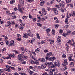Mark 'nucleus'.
<instances>
[{
    "instance_id": "f257e3e1",
    "label": "nucleus",
    "mask_w": 75,
    "mask_h": 75,
    "mask_svg": "<svg viewBox=\"0 0 75 75\" xmlns=\"http://www.w3.org/2000/svg\"><path fill=\"white\" fill-rule=\"evenodd\" d=\"M57 65L58 67H59L60 66V63H59V62H58L57 63L55 62L54 64H52V65L51 66V68H55V67L57 66Z\"/></svg>"
},
{
    "instance_id": "f03ea898",
    "label": "nucleus",
    "mask_w": 75,
    "mask_h": 75,
    "mask_svg": "<svg viewBox=\"0 0 75 75\" xmlns=\"http://www.w3.org/2000/svg\"><path fill=\"white\" fill-rule=\"evenodd\" d=\"M28 36H30L31 37H33L34 36L33 34H31V33H29L27 34H24L23 37L26 38H28V36Z\"/></svg>"
},
{
    "instance_id": "7ed1b4c3",
    "label": "nucleus",
    "mask_w": 75,
    "mask_h": 75,
    "mask_svg": "<svg viewBox=\"0 0 75 75\" xmlns=\"http://www.w3.org/2000/svg\"><path fill=\"white\" fill-rule=\"evenodd\" d=\"M64 64H63L62 65H64V68L65 69H64V70H66L67 68V67L66 66V65H68V61L67 59H66L64 60Z\"/></svg>"
},
{
    "instance_id": "20e7f679",
    "label": "nucleus",
    "mask_w": 75,
    "mask_h": 75,
    "mask_svg": "<svg viewBox=\"0 0 75 75\" xmlns=\"http://www.w3.org/2000/svg\"><path fill=\"white\" fill-rule=\"evenodd\" d=\"M46 59L47 60H49V61H53L54 59H55V57H50V56L47 57H46Z\"/></svg>"
},
{
    "instance_id": "39448f33",
    "label": "nucleus",
    "mask_w": 75,
    "mask_h": 75,
    "mask_svg": "<svg viewBox=\"0 0 75 75\" xmlns=\"http://www.w3.org/2000/svg\"><path fill=\"white\" fill-rule=\"evenodd\" d=\"M59 4L60 7L64 8L65 7V4L63 1H62V3H60Z\"/></svg>"
},
{
    "instance_id": "423d86ee",
    "label": "nucleus",
    "mask_w": 75,
    "mask_h": 75,
    "mask_svg": "<svg viewBox=\"0 0 75 75\" xmlns=\"http://www.w3.org/2000/svg\"><path fill=\"white\" fill-rule=\"evenodd\" d=\"M42 12L43 13H44V15H46V14H47V12L46 11H45V8H43L42 9Z\"/></svg>"
},
{
    "instance_id": "0eeeda50",
    "label": "nucleus",
    "mask_w": 75,
    "mask_h": 75,
    "mask_svg": "<svg viewBox=\"0 0 75 75\" xmlns=\"http://www.w3.org/2000/svg\"><path fill=\"white\" fill-rule=\"evenodd\" d=\"M19 2L21 6H23L24 5V0H19Z\"/></svg>"
},
{
    "instance_id": "6e6552de",
    "label": "nucleus",
    "mask_w": 75,
    "mask_h": 75,
    "mask_svg": "<svg viewBox=\"0 0 75 75\" xmlns=\"http://www.w3.org/2000/svg\"><path fill=\"white\" fill-rule=\"evenodd\" d=\"M19 60L20 61H24V60L22 59L23 57L21 54H19L18 55Z\"/></svg>"
},
{
    "instance_id": "1a4fd4ad",
    "label": "nucleus",
    "mask_w": 75,
    "mask_h": 75,
    "mask_svg": "<svg viewBox=\"0 0 75 75\" xmlns=\"http://www.w3.org/2000/svg\"><path fill=\"white\" fill-rule=\"evenodd\" d=\"M14 46V42L13 41V40H12L11 42L10 43V44L8 45L9 47H10V46Z\"/></svg>"
},
{
    "instance_id": "9d476101",
    "label": "nucleus",
    "mask_w": 75,
    "mask_h": 75,
    "mask_svg": "<svg viewBox=\"0 0 75 75\" xmlns=\"http://www.w3.org/2000/svg\"><path fill=\"white\" fill-rule=\"evenodd\" d=\"M44 65H45V66L46 68V67L47 66V65H51V66H52V64L51 62L46 63L45 64H44Z\"/></svg>"
},
{
    "instance_id": "9b49d317",
    "label": "nucleus",
    "mask_w": 75,
    "mask_h": 75,
    "mask_svg": "<svg viewBox=\"0 0 75 75\" xmlns=\"http://www.w3.org/2000/svg\"><path fill=\"white\" fill-rule=\"evenodd\" d=\"M55 69H53L50 70V74L51 75H53V72H55Z\"/></svg>"
},
{
    "instance_id": "f8f14e48",
    "label": "nucleus",
    "mask_w": 75,
    "mask_h": 75,
    "mask_svg": "<svg viewBox=\"0 0 75 75\" xmlns=\"http://www.w3.org/2000/svg\"><path fill=\"white\" fill-rule=\"evenodd\" d=\"M38 68H42V69L44 68H46V66H45V65H41V66H39L38 67Z\"/></svg>"
},
{
    "instance_id": "ddd939ff",
    "label": "nucleus",
    "mask_w": 75,
    "mask_h": 75,
    "mask_svg": "<svg viewBox=\"0 0 75 75\" xmlns=\"http://www.w3.org/2000/svg\"><path fill=\"white\" fill-rule=\"evenodd\" d=\"M14 13L13 12L12 13V16H12L11 17V18L12 19H15L16 17V15H15L14 14Z\"/></svg>"
},
{
    "instance_id": "4468645a",
    "label": "nucleus",
    "mask_w": 75,
    "mask_h": 75,
    "mask_svg": "<svg viewBox=\"0 0 75 75\" xmlns=\"http://www.w3.org/2000/svg\"><path fill=\"white\" fill-rule=\"evenodd\" d=\"M72 33V31L71 30L67 32L66 34L67 35H69Z\"/></svg>"
},
{
    "instance_id": "2eb2a0df",
    "label": "nucleus",
    "mask_w": 75,
    "mask_h": 75,
    "mask_svg": "<svg viewBox=\"0 0 75 75\" xmlns=\"http://www.w3.org/2000/svg\"><path fill=\"white\" fill-rule=\"evenodd\" d=\"M50 55H51L52 56H53L54 55L52 54V52H50L49 53H47L46 54V56H49Z\"/></svg>"
},
{
    "instance_id": "dca6fc26",
    "label": "nucleus",
    "mask_w": 75,
    "mask_h": 75,
    "mask_svg": "<svg viewBox=\"0 0 75 75\" xmlns=\"http://www.w3.org/2000/svg\"><path fill=\"white\" fill-rule=\"evenodd\" d=\"M32 52L31 51H29V54L30 55V57L33 58V56L32 55Z\"/></svg>"
},
{
    "instance_id": "f3484780",
    "label": "nucleus",
    "mask_w": 75,
    "mask_h": 75,
    "mask_svg": "<svg viewBox=\"0 0 75 75\" xmlns=\"http://www.w3.org/2000/svg\"><path fill=\"white\" fill-rule=\"evenodd\" d=\"M4 70H5V71H8V72H11V69H7L6 68H4Z\"/></svg>"
},
{
    "instance_id": "a211bd4d",
    "label": "nucleus",
    "mask_w": 75,
    "mask_h": 75,
    "mask_svg": "<svg viewBox=\"0 0 75 75\" xmlns=\"http://www.w3.org/2000/svg\"><path fill=\"white\" fill-rule=\"evenodd\" d=\"M61 36H58V38H57V41L58 42H61Z\"/></svg>"
},
{
    "instance_id": "6ab92c4d",
    "label": "nucleus",
    "mask_w": 75,
    "mask_h": 75,
    "mask_svg": "<svg viewBox=\"0 0 75 75\" xmlns=\"http://www.w3.org/2000/svg\"><path fill=\"white\" fill-rule=\"evenodd\" d=\"M35 51L36 52H37V53H38V52L40 51V49L38 48L37 49L35 50Z\"/></svg>"
},
{
    "instance_id": "aec40b11",
    "label": "nucleus",
    "mask_w": 75,
    "mask_h": 75,
    "mask_svg": "<svg viewBox=\"0 0 75 75\" xmlns=\"http://www.w3.org/2000/svg\"><path fill=\"white\" fill-rule=\"evenodd\" d=\"M45 2L44 1H42L40 3V5L41 6H43V5H44V3Z\"/></svg>"
},
{
    "instance_id": "412c9836",
    "label": "nucleus",
    "mask_w": 75,
    "mask_h": 75,
    "mask_svg": "<svg viewBox=\"0 0 75 75\" xmlns=\"http://www.w3.org/2000/svg\"><path fill=\"white\" fill-rule=\"evenodd\" d=\"M7 23L8 24V25H9V28H10V27H11V23H10V22L8 21H7Z\"/></svg>"
},
{
    "instance_id": "4be33fe9",
    "label": "nucleus",
    "mask_w": 75,
    "mask_h": 75,
    "mask_svg": "<svg viewBox=\"0 0 75 75\" xmlns=\"http://www.w3.org/2000/svg\"><path fill=\"white\" fill-rule=\"evenodd\" d=\"M75 12L74 11H73L72 12V14L71 15V16L73 17H75Z\"/></svg>"
},
{
    "instance_id": "5701e85b",
    "label": "nucleus",
    "mask_w": 75,
    "mask_h": 75,
    "mask_svg": "<svg viewBox=\"0 0 75 75\" xmlns=\"http://www.w3.org/2000/svg\"><path fill=\"white\" fill-rule=\"evenodd\" d=\"M15 3V0H12L10 1V4H14Z\"/></svg>"
},
{
    "instance_id": "b1692460",
    "label": "nucleus",
    "mask_w": 75,
    "mask_h": 75,
    "mask_svg": "<svg viewBox=\"0 0 75 75\" xmlns=\"http://www.w3.org/2000/svg\"><path fill=\"white\" fill-rule=\"evenodd\" d=\"M68 59L69 61H74V60H73V59H72V58H71V57H69L68 58Z\"/></svg>"
},
{
    "instance_id": "393cba45",
    "label": "nucleus",
    "mask_w": 75,
    "mask_h": 75,
    "mask_svg": "<svg viewBox=\"0 0 75 75\" xmlns=\"http://www.w3.org/2000/svg\"><path fill=\"white\" fill-rule=\"evenodd\" d=\"M66 1L67 3H68L71 2V0H66Z\"/></svg>"
},
{
    "instance_id": "a878e982",
    "label": "nucleus",
    "mask_w": 75,
    "mask_h": 75,
    "mask_svg": "<svg viewBox=\"0 0 75 75\" xmlns=\"http://www.w3.org/2000/svg\"><path fill=\"white\" fill-rule=\"evenodd\" d=\"M56 74L57 75H61V74L60 73H59V72L58 71H57L56 72H55Z\"/></svg>"
},
{
    "instance_id": "bb28decb",
    "label": "nucleus",
    "mask_w": 75,
    "mask_h": 75,
    "mask_svg": "<svg viewBox=\"0 0 75 75\" xmlns=\"http://www.w3.org/2000/svg\"><path fill=\"white\" fill-rule=\"evenodd\" d=\"M54 40H50V44H54Z\"/></svg>"
},
{
    "instance_id": "cd10ccee",
    "label": "nucleus",
    "mask_w": 75,
    "mask_h": 75,
    "mask_svg": "<svg viewBox=\"0 0 75 75\" xmlns=\"http://www.w3.org/2000/svg\"><path fill=\"white\" fill-rule=\"evenodd\" d=\"M36 35L38 39H40V38H40V36H39V34L37 33Z\"/></svg>"
},
{
    "instance_id": "c85d7f7f",
    "label": "nucleus",
    "mask_w": 75,
    "mask_h": 75,
    "mask_svg": "<svg viewBox=\"0 0 75 75\" xmlns=\"http://www.w3.org/2000/svg\"><path fill=\"white\" fill-rule=\"evenodd\" d=\"M39 62L38 60L36 61L35 62V64H39Z\"/></svg>"
},
{
    "instance_id": "c756f323",
    "label": "nucleus",
    "mask_w": 75,
    "mask_h": 75,
    "mask_svg": "<svg viewBox=\"0 0 75 75\" xmlns=\"http://www.w3.org/2000/svg\"><path fill=\"white\" fill-rule=\"evenodd\" d=\"M12 56H12V55H11V54H9L8 59H11V57H12Z\"/></svg>"
},
{
    "instance_id": "7c9ffc66",
    "label": "nucleus",
    "mask_w": 75,
    "mask_h": 75,
    "mask_svg": "<svg viewBox=\"0 0 75 75\" xmlns=\"http://www.w3.org/2000/svg\"><path fill=\"white\" fill-rule=\"evenodd\" d=\"M66 50H67V52L68 53H69V49H68V48L66 47Z\"/></svg>"
},
{
    "instance_id": "2f4dec72",
    "label": "nucleus",
    "mask_w": 75,
    "mask_h": 75,
    "mask_svg": "<svg viewBox=\"0 0 75 75\" xmlns=\"http://www.w3.org/2000/svg\"><path fill=\"white\" fill-rule=\"evenodd\" d=\"M43 51L45 53H47V52H48V50L45 49Z\"/></svg>"
},
{
    "instance_id": "473e14b6",
    "label": "nucleus",
    "mask_w": 75,
    "mask_h": 75,
    "mask_svg": "<svg viewBox=\"0 0 75 75\" xmlns=\"http://www.w3.org/2000/svg\"><path fill=\"white\" fill-rule=\"evenodd\" d=\"M68 6H70V7H73V4H68Z\"/></svg>"
},
{
    "instance_id": "72a5a7b5",
    "label": "nucleus",
    "mask_w": 75,
    "mask_h": 75,
    "mask_svg": "<svg viewBox=\"0 0 75 75\" xmlns=\"http://www.w3.org/2000/svg\"><path fill=\"white\" fill-rule=\"evenodd\" d=\"M46 30L47 33H49V32L51 31V29H46Z\"/></svg>"
},
{
    "instance_id": "f704fd0d",
    "label": "nucleus",
    "mask_w": 75,
    "mask_h": 75,
    "mask_svg": "<svg viewBox=\"0 0 75 75\" xmlns=\"http://www.w3.org/2000/svg\"><path fill=\"white\" fill-rule=\"evenodd\" d=\"M20 25H21V26H23V27H24V26H25V24L21 23Z\"/></svg>"
},
{
    "instance_id": "c9c22d12",
    "label": "nucleus",
    "mask_w": 75,
    "mask_h": 75,
    "mask_svg": "<svg viewBox=\"0 0 75 75\" xmlns=\"http://www.w3.org/2000/svg\"><path fill=\"white\" fill-rule=\"evenodd\" d=\"M65 22L66 24H68V23H69L68 21V19H66L65 20Z\"/></svg>"
},
{
    "instance_id": "e433bc0d",
    "label": "nucleus",
    "mask_w": 75,
    "mask_h": 75,
    "mask_svg": "<svg viewBox=\"0 0 75 75\" xmlns=\"http://www.w3.org/2000/svg\"><path fill=\"white\" fill-rule=\"evenodd\" d=\"M62 57L63 58H66V55L65 54H64L62 56Z\"/></svg>"
},
{
    "instance_id": "4c0bfd02",
    "label": "nucleus",
    "mask_w": 75,
    "mask_h": 75,
    "mask_svg": "<svg viewBox=\"0 0 75 75\" xmlns=\"http://www.w3.org/2000/svg\"><path fill=\"white\" fill-rule=\"evenodd\" d=\"M6 44L7 45H8L9 44V42L7 40L6 41Z\"/></svg>"
},
{
    "instance_id": "58836bf2",
    "label": "nucleus",
    "mask_w": 75,
    "mask_h": 75,
    "mask_svg": "<svg viewBox=\"0 0 75 75\" xmlns=\"http://www.w3.org/2000/svg\"><path fill=\"white\" fill-rule=\"evenodd\" d=\"M28 43H32V40H29L28 41Z\"/></svg>"
},
{
    "instance_id": "ea45409f",
    "label": "nucleus",
    "mask_w": 75,
    "mask_h": 75,
    "mask_svg": "<svg viewBox=\"0 0 75 75\" xmlns=\"http://www.w3.org/2000/svg\"><path fill=\"white\" fill-rule=\"evenodd\" d=\"M23 28H24V26H21L19 28V30H23Z\"/></svg>"
},
{
    "instance_id": "a19ab883",
    "label": "nucleus",
    "mask_w": 75,
    "mask_h": 75,
    "mask_svg": "<svg viewBox=\"0 0 75 75\" xmlns=\"http://www.w3.org/2000/svg\"><path fill=\"white\" fill-rule=\"evenodd\" d=\"M44 44H45V43H46V42H45V40H44V42H43V41L41 42V43H40V44H44Z\"/></svg>"
},
{
    "instance_id": "79ce46f5",
    "label": "nucleus",
    "mask_w": 75,
    "mask_h": 75,
    "mask_svg": "<svg viewBox=\"0 0 75 75\" xmlns=\"http://www.w3.org/2000/svg\"><path fill=\"white\" fill-rule=\"evenodd\" d=\"M37 24L38 26H39V27H41V24L39 23H37Z\"/></svg>"
},
{
    "instance_id": "37998d69",
    "label": "nucleus",
    "mask_w": 75,
    "mask_h": 75,
    "mask_svg": "<svg viewBox=\"0 0 75 75\" xmlns=\"http://www.w3.org/2000/svg\"><path fill=\"white\" fill-rule=\"evenodd\" d=\"M41 20H42V18H40L38 20V22H40V21H41Z\"/></svg>"
},
{
    "instance_id": "c03bdc74",
    "label": "nucleus",
    "mask_w": 75,
    "mask_h": 75,
    "mask_svg": "<svg viewBox=\"0 0 75 75\" xmlns=\"http://www.w3.org/2000/svg\"><path fill=\"white\" fill-rule=\"evenodd\" d=\"M69 27V25H66L64 26L65 28H68Z\"/></svg>"
},
{
    "instance_id": "a18cd8bd",
    "label": "nucleus",
    "mask_w": 75,
    "mask_h": 75,
    "mask_svg": "<svg viewBox=\"0 0 75 75\" xmlns=\"http://www.w3.org/2000/svg\"><path fill=\"white\" fill-rule=\"evenodd\" d=\"M6 68H8V69H10V68H11V66H6Z\"/></svg>"
},
{
    "instance_id": "49530a36",
    "label": "nucleus",
    "mask_w": 75,
    "mask_h": 75,
    "mask_svg": "<svg viewBox=\"0 0 75 75\" xmlns=\"http://www.w3.org/2000/svg\"><path fill=\"white\" fill-rule=\"evenodd\" d=\"M41 62H45V59H44V58H42V59H41Z\"/></svg>"
},
{
    "instance_id": "de8ad7c7",
    "label": "nucleus",
    "mask_w": 75,
    "mask_h": 75,
    "mask_svg": "<svg viewBox=\"0 0 75 75\" xmlns=\"http://www.w3.org/2000/svg\"><path fill=\"white\" fill-rule=\"evenodd\" d=\"M63 32V31H62V30L60 29V31H59V33H60V34H62Z\"/></svg>"
},
{
    "instance_id": "09e8293b",
    "label": "nucleus",
    "mask_w": 75,
    "mask_h": 75,
    "mask_svg": "<svg viewBox=\"0 0 75 75\" xmlns=\"http://www.w3.org/2000/svg\"><path fill=\"white\" fill-rule=\"evenodd\" d=\"M54 3V0H52L50 2L51 4H53Z\"/></svg>"
},
{
    "instance_id": "8fccbe9b",
    "label": "nucleus",
    "mask_w": 75,
    "mask_h": 75,
    "mask_svg": "<svg viewBox=\"0 0 75 75\" xmlns=\"http://www.w3.org/2000/svg\"><path fill=\"white\" fill-rule=\"evenodd\" d=\"M18 8H19V10L20 9H21V5L20 4H18Z\"/></svg>"
},
{
    "instance_id": "3c124183",
    "label": "nucleus",
    "mask_w": 75,
    "mask_h": 75,
    "mask_svg": "<svg viewBox=\"0 0 75 75\" xmlns=\"http://www.w3.org/2000/svg\"><path fill=\"white\" fill-rule=\"evenodd\" d=\"M47 9L48 11H50V10H51V8H50V7H47Z\"/></svg>"
},
{
    "instance_id": "603ef678",
    "label": "nucleus",
    "mask_w": 75,
    "mask_h": 75,
    "mask_svg": "<svg viewBox=\"0 0 75 75\" xmlns=\"http://www.w3.org/2000/svg\"><path fill=\"white\" fill-rule=\"evenodd\" d=\"M75 31H74L73 32H72L71 33L72 35H74L75 34Z\"/></svg>"
},
{
    "instance_id": "864d4df0",
    "label": "nucleus",
    "mask_w": 75,
    "mask_h": 75,
    "mask_svg": "<svg viewBox=\"0 0 75 75\" xmlns=\"http://www.w3.org/2000/svg\"><path fill=\"white\" fill-rule=\"evenodd\" d=\"M17 36L18 37H21V35L20 34H18L17 35Z\"/></svg>"
},
{
    "instance_id": "5fc2aeb1",
    "label": "nucleus",
    "mask_w": 75,
    "mask_h": 75,
    "mask_svg": "<svg viewBox=\"0 0 75 75\" xmlns=\"http://www.w3.org/2000/svg\"><path fill=\"white\" fill-rule=\"evenodd\" d=\"M28 2H29V3H31L32 2V0H27Z\"/></svg>"
},
{
    "instance_id": "6e6d98bb",
    "label": "nucleus",
    "mask_w": 75,
    "mask_h": 75,
    "mask_svg": "<svg viewBox=\"0 0 75 75\" xmlns=\"http://www.w3.org/2000/svg\"><path fill=\"white\" fill-rule=\"evenodd\" d=\"M28 34L29 33H31V30H28Z\"/></svg>"
},
{
    "instance_id": "4d7b16f0",
    "label": "nucleus",
    "mask_w": 75,
    "mask_h": 75,
    "mask_svg": "<svg viewBox=\"0 0 75 75\" xmlns=\"http://www.w3.org/2000/svg\"><path fill=\"white\" fill-rule=\"evenodd\" d=\"M29 17L30 18H32V16L31 14H29Z\"/></svg>"
},
{
    "instance_id": "13d9d810",
    "label": "nucleus",
    "mask_w": 75,
    "mask_h": 75,
    "mask_svg": "<svg viewBox=\"0 0 75 75\" xmlns=\"http://www.w3.org/2000/svg\"><path fill=\"white\" fill-rule=\"evenodd\" d=\"M19 10L20 12H21V13H23V11L22 10H21V9H20Z\"/></svg>"
},
{
    "instance_id": "bf43d9fd",
    "label": "nucleus",
    "mask_w": 75,
    "mask_h": 75,
    "mask_svg": "<svg viewBox=\"0 0 75 75\" xmlns=\"http://www.w3.org/2000/svg\"><path fill=\"white\" fill-rule=\"evenodd\" d=\"M67 34L66 33H65V34H63L62 35L63 36H64V37H66V36H67Z\"/></svg>"
},
{
    "instance_id": "052dcab7",
    "label": "nucleus",
    "mask_w": 75,
    "mask_h": 75,
    "mask_svg": "<svg viewBox=\"0 0 75 75\" xmlns=\"http://www.w3.org/2000/svg\"><path fill=\"white\" fill-rule=\"evenodd\" d=\"M17 41H21V38H19L17 39Z\"/></svg>"
},
{
    "instance_id": "680f3d73",
    "label": "nucleus",
    "mask_w": 75,
    "mask_h": 75,
    "mask_svg": "<svg viewBox=\"0 0 75 75\" xmlns=\"http://www.w3.org/2000/svg\"><path fill=\"white\" fill-rule=\"evenodd\" d=\"M14 75H19V74L17 72H16L15 73H14Z\"/></svg>"
},
{
    "instance_id": "e2e57ef3",
    "label": "nucleus",
    "mask_w": 75,
    "mask_h": 75,
    "mask_svg": "<svg viewBox=\"0 0 75 75\" xmlns=\"http://www.w3.org/2000/svg\"><path fill=\"white\" fill-rule=\"evenodd\" d=\"M3 60H0V63L2 64L3 63Z\"/></svg>"
},
{
    "instance_id": "0e129e2a",
    "label": "nucleus",
    "mask_w": 75,
    "mask_h": 75,
    "mask_svg": "<svg viewBox=\"0 0 75 75\" xmlns=\"http://www.w3.org/2000/svg\"><path fill=\"white\" fill-rule=\"evenodd\" d=\"M71 43V40H69L68 41V44H70Z\"/></svg>"
},
{
    "instance_id": "69168bd1",
    "label": "nucleus",
    "mask_w": 75,
    "mask_h": 75,
    "mask_svg": "<svg viewBox=\"0 0 75 75\" xmlns=\"http://www.w3.org/2000/svg\"><path fill=\"white\" fill-rule=\"evenodd\" d=\"M29 68H30V69H32L33 68V66H30L29 67Z\"/></svg>"
},
{
    "instance_id": "338daca9",
    "label": "nucleus",
    "mask_w": 75,
    "mask_h": 75,
    "mask_svg": "<svg viewBox=\"0 0 75 75\" xmlns=\"http://www.w3.org/2000/svg\"><path fill=\"white\" fill-rule=\"evenodd\" d=\"M32 40L33 41H35V38H33L32 39Z\"/></svg>"
},
{
    "instance_id": "774afa93",
    "label": "nucleus",
    "mask_w": 75,
    "mask_h": 75,
    "mask_svg": "<svg viewBox=\"0 0 75 75\" xmlns=\"http://www.w3.org/2000/svg\"><path fill=\"white\" fill-rule=\"evenodd\" d=\"M42 75H48V74L47 73H44L43 74H42Z\"/></svg>"
}]
</instances>
